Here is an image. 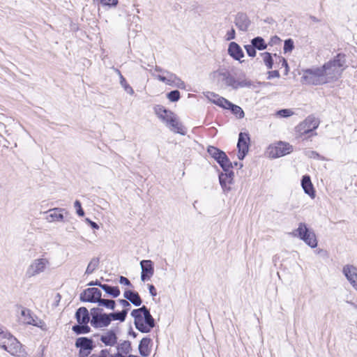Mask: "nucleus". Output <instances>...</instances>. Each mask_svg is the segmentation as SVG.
I'll use <instances>...</instances> for the list:
<instances>
[{
	"label": "nucleus",
	"instance_id": "obj_27",
	"mask_svg": "<svg viewBox=\"0 0 357 357\" xmlns=\"http://www.w3.org/2000/svg\"><path fill=\"white\" fill-rule=\"evenodd\" d=\"M151 342V340L149 337H144L140 341L139 344V352L142 356H148L151 353V349L149 348V344Z\"/></svg>",
	"mask_w": 357,
	"mask_h": 357
},
{
	"label": "nucleus",
	"instance_id": "obj_47",
	"mask_svg": "<svg viewBox=\"0 0 357 357\" xmlns=\"http://www.w3.org/2000/svg\"><path fill=\"white\" fill-rule=\"evenodd\" d=\"M74 207L76 209V213L79 216H84V211L82 208L81 203L79 200H76L74 203Z\"/></svg>",
	"mask_w": 357,
	"mask_h": 357
},
{
	"label": "nucleus",
	"instance_id": "obj_60",
	"mask_svg": "<svg viewBox=\"0 0 357 357\" xmlns=\"http://www.w3.org/2000/svg\"><path fill=\"white\" fill-rule=\"evenodd\" d=\"M350 284L352 286V287L357 291V278L356 279H354L351 281L349 282Z\"/></svg>",
	"mask_w": 357,
	"mask_h": 357
},
{
	"label": "nucleus",
	"instance_id": "obj_41",
	"mask_svg": "<svg viewBox=\"0 0 357 357\" xmlns=\"http://www.w3.org/2000/svg\"><path fill=\"white\" fill-rule=\"evenodd\" d=\"M111 349H102L98 354H93L90 357H113Z\"/></svg>",
	"mask_w": 357,
	"mask_h": 357
},
{
	"label": "nucleus",
	"instance_id": "obj_8",
	"mask_svg": "<svg viewBox=\"0 0 357 357\" xmlns=\"http://www.w3.org/2000/svg\"><path fill=\"white\" fill-rule=\"evenodd\" d=\"M49 265L50 261L46 258L34 259L27 268L26 271V276L27 278H32L38 275L45 272Z\"/></svg>",
	"mask_w": 357,
	"mask_h": 357
},
{
	"label": "nucleus",
	"instance_id": "obj_3",
	"mask_svg": "<svg viewBox=\"0 0 357 357\" xmlns=\"http://www.w3.org/2000/svg\"><path fill=\"white\" fill-rule=\"evenodd\" d=\"M345 67V55L342 54H338L333 59L330 60L322 66L328 82L337 80L340 77Z\"/></svg>",
	"mask_w": 357,
	"mask_h": 357
},
{
	"label": "nucleus",
	"instance_id": "obj_63",
	"mask_svg": "<svg viewBox=\"0 0 357 357\" xmlns=\"http://www.w3.org/2000/svg\"><path fill=\"white\" fill-rule=\"evenodd\" d=\"M75 229V228L73 226L66 228V231L68 232H73Z\"/></svg>",
	"mask_w": 357,
	"mask_h": 357
},
{
	"label": "nucleus",
	"instance_id": "obj_64",
	"mask_svg": "<svg viewBox=\"0 0 357 357\" xmlns=\"http://www.w3.org/2000/svg\"><path fill=\"white\" fill-rule=\"evenodd\" d=\"M113 357H128V356H121V354H114Z\"/></svg>",
	"mask_w": 357,
	"mask_h": 357
},
{
	"label": "nucleus",
	"instance_id": "obj_22",
	"mask_svg": "<svg viewBox=\"0 0 357 357\" xmlns=\"http://www.w3.org/2000/svg\"><path fill=\"white\" fill-rule=\"evenodd\" d=\"M342 273L347 280L350 282L357 278V267L351 264H346L342 268Z\"/></svg>",
	"mask_w": 357,
	"mask_h": 357
},
{
	"label": "nucleus",
	"instance_id": "obj_6",
	"mask_svg": "<svg viewBox=\"0 0 357 357\" xmlns=\"http://www.w3.org/2000/svg\"><path fill=\"white\" fill-rule=\"evenodd\" d=\"M207 152L220 165L224 172H227L229 169L233 167L226 153L220 149L210 146L208 147Z\"/></svg>",
	"mask_w": 357,
	"mask_h": 357
},
{
	"label": "nucleus",
	"instance_id": "obj_49",
	"mask_svg": "<svg viewBox=\"0 0 357 357\" xmlns=\"http://www.w3.org/2000/svg\"><path fill=\"white\" fill-rule=\"evenodd\" d=\"M117 3L118 0H101V3L104 6H114Z\"/></svg>",
	"mask_w": 357,
	"mask_h": 357
},
{
	"label": "nucleus",
	"instance_id": "obj_56",
	"mask_svg": "<svg viewBox=\"0 0 357 357\" xmlns=\"http://www.w3.org/2000/svg\"><path fill=\"white\" fill-rule=\"evenodd\" d=\"M149 293L152 296H155L157 295L156 289L153 284H148Z\"/></svg>",
	"mask_w": 357,
	"mask_h": 357
},
{
	"label": "nucleus",
	"instance_id": "obj_31",
	"mask_svg": "<svg viewBox=\"0 0 357 357\" xmlns=\"http://www.w3.org/2000/svg\"><path fill=\"white\" fill-rule=\"evenodd\" d=\"M128 312V309H123L121 312H112L108 314L109 318L110 319V322L112 320H119L121 322H123L126 320L127 314Z\"/></svg>",
	"mask_w": 357,
	"mask_h": 357
},
{
	"label": "nucleus",
	"instance_id": "obj_43",
	"mask_svg": "<svg viewBox=\"0 0 357 357\" xmlns=\"http://www.w3.org/2000/svg\"><path fill=\"white\" fill-rule=\"evenodd\" d=\"M294 41L291 38L287 39L284 41V52L285 53L291 52L292 50L294 49Z\"/></svg>",
	"mask_w": 357,
	"mask_h": 357
},
{
	"label": "nucleus",
	"instance_id": "obj_9",
	"mask_svg": "<svg viewBox=\"0 0 357 357\" xmlns=\"http://www.w3.org/2000/svg\"><path fill=\"white\" fill-rule=\"evenodd\" d=\"M293 151V146L287 142H279L271 144L268 148V153L270 157L275 158L284 156Z\"/></svg>",
	"mask_w": 357,
	"mask_h": 357
},
{
	"label": "nucleus",
	"instance_id": "obj_16",
	"mask_svg": "<svg viewBox=\"0 0 357 357\" xmlns=\"http://www.w3.org/2000/svg\"><path fill=\"white\" fill-rule=\"evenodd\" d=\"M235 25L241 31H247L250 24V21L246 14L238 13L235 17Z\"/></svg>",
	"mask_w": 357,
	"mask_h": 357
},
{
	"label": "nucleus",
	"instance_id": "obj_1",
	"mask_svg": "<svg viewBox=\"0 0 357 357\" xmlns=\"http://www.w3.org/2000/svg\"><path fill=\"white\" fill-rule=\"evenodd\" d=\"M0 347L13 356L25 357L20 342L0 324Z\"/></svg>",
	"mask_w": 357,
	"mask_h": 357
},
{
	"label": "nucleus",
	"instance_id": "obj_29",
	"mask_svg": "<svg viewBox=\"0 0 357 357\" xmlns=\"http://www.w3.org/2000/svg\"><path fill=\"white\" fill-rule=\"evenodd\" d=\"M142 273L153 275L154 273L153 263L151 260H142L140 262Z\"/></svg>",
	"mask_w": 357,
	"mask_h": 357
},
{
	"label": "nucleus",
	"instance_id": "obj_40",
	"mask_svg": "<svg viewBox=\"0 0 357 357\" xmlns=\"http://www.w3.org/2000/svg\"><path fill=\"white\" fill-rule=\"evenodd\" d=\"M263 57L264 62L268 69H271L273 65V60L271 54L269 52H264L261 54Z\"/></svg>",
	"mask_w": 357,
	"mask_h": 357
},
{
	"label": "nucleus",
	"instance_id": "obj_57",
	"mask_svg": "<svg viewBox=\"0 0 357 357\" xmlns=\"http://www.w3.org/2000/svg\"><path fill=\"white\" fill-rule=\"evenodd\" d=\"M280 61H282V66L285 68V75L288 73L289 67L287 60L284 58H281Z\"/></svg>",
	"mask_w": 357,
	"mask_h": 357
},
{
	"label": "nucleus",
	"instance_id": "obj_34",
	"mask_svg": "<svg viewBox=\"0 0 357 357\" xmlns=\"http://www.w3.org/2000/svg\"><path fill=\"white\" fill-rule=\"evenodd\" d=\"M251 45H252L256 49L259 50H264L267 47V45L266 44L264 38L259 36L252 39Z\"/></svg>",
	"mask_w": 357,
	"mask_h": 357
},
{
	"label": "nucleus",
	"instance_id": "obj_50",
	"mask_svg": "<svg viewBox=\"0 0 357 357\" xmlns=\"http://www.w3.org/2000/svg\"><path fill=\"white\" fill-rule=\"evenodd\" d=\"M119 304L123 307V309H128L130 307V304L127 299H120L118 301Z\"/></svg>",
	"mask_w": 357,
	"mask_h": 357
},
{
	"label": "nucleus",
	"instance_id": "obj_4",
	"mask_svg": "<svg viewBox=\"0 0 357 357\" xmlns=\"http://www.w3.org/2000/svg\"><path fill=\"white\" fill-rule=\"evenodd\" d=\"M291 235L303 240L312 248H314L317 246V240L314 232L310 230L303 222L299 223L298 227L293 231Z\"/></svg>",
	"mask_w": 357,
	"mask_h": 357
},
{
	"label": "nucleus",
	"instance_id": "obj_17",
	"mask_svg": "<svg viewBox=\"0 0 357 357\" xmlns=\"http://www.w3.org/2000/svg\"><path fill=\"white\" fill-rule=\"evenodd\" d=\"M228 54L234 59L239 61L241 63V59L244 56V53L238 44L235 42H231L228 47Z\"/></svg>",
	"mask_w": 357,
	"mask_h": 357
},
{
	"label": "nucleus",
	"instance_id": "obj_35",
	"mask_svg": "<svg viewBox=\"0 0 357 357\" xmlns=\"http://www.w3.org/2000/svg\"><path fill=\"white\" fill-rule=\"evenodd\" d=\"M99 263L100 261L98 258L93 257V259H91V260L90 261L86 267L85 274L90 275L93 273L98 268Z\"/></svg>",
	"mask_w": 357,
	"mask_h": 357
},
{
	"label": "nucleus",
	"instance_id": "obj_19",
	"mask_svg": "<svg viewBox=\"0 0 357 357\" xmlns=\"http://www.w3.org/2000/svg\"><path fill=\"white\" fill-rule=\"evenodd\" d=\"M301 186L304 192L311 198H314L315 197V192L309 176L305 175L303 176L301 180Z\"/></svg>",
	"mask_w": 357,
	"mask_h": 357
},
{
	"label": "nucleus",
	"instance_id": "obj_36",
	"mask_svg": "<svg viewBox=\"0 0 357 357\" xmlns=\"http://www.w3.org/2000/svg\"><path fill=\"white\" fill-rule=\"evenodd\" d=\"M230 105L228 106L227 109H230L235 116H236L238 119H243L245 116L244 112L242 108L238 105L230 102Z\"/></svg>",
	"mask_w": 357,
	"mask_h": 357
},
{
	"label": "nucleus",
	"instance_id": "obj_37",
	"mask_svg": "<svg viewBox=\"0 0 357 357\" xmlns=\"http://www.w3.org/2000/svg\"><path fill=\"white\" fill-rule=\"evenodd\" d=\"M98 305L99 306H103L109 310H114L116 306L115 301L112 299H105L100 298V299L98 301Z\"/></svg>",
	"mask_w": 357,
	"mask_h": 357
},
{
	"label": "nucleus",
	"instance_id": "obj_33",
	"mask_svg": "<svg viewBox=\"0 0 357 357\" xmlns=\"http://www.w3.org/2000/svg\"><path fill=\"white\" fill-rule=\"evenodd\" d=\"M211 96L213 98H215V104L224 108V109H228V106L230 105V101L227 100L226 98L223 97H220L218 95L215 94L214 93H211Z\"/></svg>",
	"mask_w": 357,
	"mask_h": 357
},
{
	"label": "nucleus",
	"instance_id": "obj_51",
	"mask_svg": "<svg viewBox=\"0 0 357 357\" xmlns=\"http://www.w3.org/2000/svg\"><path fill=\"white\" fill-rule=\"evenodd\" d=\"M235 30L234 29H231L230 31H229L226 34V40H231L235 38Z\"/></svg>",
	"mask_w": 357,
	"mask_h": 357
},
{
	"label": "nucleus",
	"instance_id": "obj_30",
	"mask_svg": "<svg viewBox=\"0 0 357 357\" xmlns=\"http://www.w3.org/2000/svg\"><path fill=\"white\" fill-rule=\"evenodd\" d=\"M20 320L25 324L33 323V315L31 314V310L26 308H22L20 312Z\"/></svg>",
	"mask_w": 357,
	"mask_h": 357
},
{
	"label": "nucleus",
	"instance_id": "obj_61",
	"mask_svg": "<svg viewBox=\"0 0 357 357\" xmlns=\"http://www.w3.org/2000/svg\"><path fill=\"white\" fill-rule=\"evenodd\" d=\"M38 320H39V319H38V318H37L36 317H35V316H33V323H29L28 324H30V325H33V326H34V324H35L36 322H38L37 321H38Z\"/></svg>",
	"mask_w": 357,
	"mask_h": 357
},
{
	"label": "nucleus",
	"instance_id": "obj_39",
	"mask_svg": "<svg viewBox=\"0 0 357 357\" xmlns=\"http://www.w3.org/2000/svg\"><path fill=\"white\" fill-rule=\"evenodd\" d=\"M118 74L120 77V84L124 90L129 94L132 95L134 93L133 89L127 83L126 79L121 75V72L117 70Z\"/></svg>",
	"mask_w": 357,
	"mask_h": 357
},
{
	"label": "nucleus",
	"instance_id": "obj_59",
	"mask_svg": "<svg viewBox=\"0 0 357 357\" xmlns=\"http://www.w3.org/2000/svg\"><path fill=\"white\" fill-rule=\"evenodd\" d=\"M104 284H101L100 282L98 280L92 281L88 284L89 286H98L100 287V286H102Z\"/></svg>",
	"mask_w": 357,
	"mask_h": 357
},
{
	"label": "nucleus",
	"instance_id": "obj_5",
	"mask_svg": "<svg viewBox=\"0 0 357 357\" xmlns=\"http://www.w3.org/2000/svg\"><path fill=\"white\" fill-rule=\"evenodd\" d=\"M303 78L307 84L313 85H321L328 83L322 66L305 70Z\"/></svg>",
	"mask_w": 357,
	"mask_h": 357
},
{
	"label": "nucleus",
	"instance_id": "obj_38",
	"mask_svg": "<svg viewBox=\"0 0 357 357\" xmlns=\"http://www.w3.org/2000/svg\"><path fill=\"white\" fill-rule=\"evenodd\" d=\"M72 330L76 334H85L90 331V328L87 324H77L73 326Z\"/></svg>",
	"mask_w": 357,
	"mask_h": 357
},
{
	"label": "nucleus",
	"instance_id": "obj_44",
	"mask_svg": "<svg viewBox=\"0 0 357 357\" xmlns=\"http://www.w3.org/2000/svg\"><path fill=\"white\" fill-rule=\"evenodd\" d=\"M277 114L280 117L287 118L292 116L294 112L291 109H283L278 111Z\"/></svg>",
	"mask_w": 357,
	"mask_h": 357
},
{
	"label": "nucleus",
	"instance_id": "obj_21",
	"mask_svg": "<svg viewBox=\"0 0 357 357\" xmlns=\"http://www.w3.org/2000/svg\"><path fill=\"white\" fill-rule=\"evenodd\" d=\"M75 318L79 324H87L90 321L88 310L84 307H79L76 311Z\"/></svg>",
	"mask_w": 357,
	"mask_h": 357
},
{
	"label": "nucleus",
	"instance_id": "obj_45",
	"mask_svg": "<svg viewBox=\"0 0 357 357\" xmlns=\"http://www.w3.org/2000/svg\"><path fill=\"white\" fill-rule=\"evenodd\" d=\"M244 48L249 56L255 57L256 56V48L252 45H246Z\"/></svg>",
	"mask_w": 357,
	"mask_h": 357
},
{
	"label": "nucleus",
	"instance_id": "obj_58",
	"mask_svg": "<svg viewBox=\"0 0 357 357\" xmlns=\"http://www.w3.org/2000/svg\"><path fill=\"white\" fill-rule=\"evenodd\" d=\"M153 275H148L144 273H141V280L144 282L146 280H149Z\"/></svg>",
	"mask_w": 357,
	"mask_h": 357
},
{
	"label": "nucleus",
	"instance_id": "obj_10",
	"mask_svg": "<svg viewBox=\"0 0 357 357\" xmlns=\"http://www.w3.org/2000/svg\"><path fill=\"white\" fill-rule=\"evenodd\" d=\"M102 296L101 291L96 287L88 288L80 294V300L84 302L98 303Z\"/></svg>",
	"mask_w": 357,
	"mask_h": 357
},
{
	"label": "nucleus",
	"instance_id": "obj_20",
	"mask_svg": "<svg viewBox=\"0 0 357 357\" xmlns=\"http://www.w3.org/2000/svg\"><path fill=\"white\" fill-rule=\"evenodd\" d=\"M166 123L171 127V130L173 132L183 135L185 134L183 126L179 123L174 114L171 118H169V121Z\"/></svg>",
	"mask_w": 357,
	"mask_h": 357
},
{
	"label": "nucleus",
	"instance_id": "obj_28",
	"mask_svg": "<svg viewBox=\"0 0 357 357\" xmlns=\"http://www.w3.org/2000/svg\"><path fill=\"white\" fill-rule=\"evenodd\" d=\"M220 75L227 86H231L233 89H237V79L234 76L227 72L220 73Z\"/></svg>",
	"mask_w": 357,
	"mask_h": 357
},
{
	"label": "nucleus",
	"instance_id": "obj_7",
	"mask_svg": "<svg viewBox=\"0 0 357 357\" xmlns=\"http://www.w3.org/2000/svg\"><path fill=\"white\" fill-rule=\"evenodd\" d=\"M91 324L94 328H103L110 324L108 314L103 313L102 309L93 307L91 309Z\"/></svg>",
	"mask_w": 357,
	"mask_h": 357
},
{
	"label": "nucleus",
	"instance_id": "obj_32",
	"mask_svg": "<svg viewBox=\"0 0 357 357\" xmlns=\"http://www.w3.org/2000/svg\"><path fill=\"white\" fill-rule=\"evenodd\" d=\"M100 288L103 289L107 294L112 296L114 298H116L120 295V290L118 287H112L109 284H104L100 286Z\"/></svg>",
	"mask_w": 357,
	"mask_h": 357
},
{
	"label": "nucleus",
	"instance_id": "obj_52",
	"mask_svg": "<svg viewBox=\"0 0 357 357\" xmlns=\"http://www.w3.org/2000/svg\"><path fill=\"white\" fill-rule=\"evenodd\" d=\"M305 155L311 158H317L319 157V154L314 151H306L305 152Z\"/></svg>",
	"mask_w": 357,
	"mask_h": 357
},
{
	"label": "nucleus",
	"instance_id": "obj_48",
	"mask_svg": "<svg viewBox=\"0 0 357 357\" xmlns=\"http://www.w3.org/2000/svg\"><path fill=\"white\" fill-rule=\"evenodd\" d=\"M37 321L38 322H36L34 324L35 326L40 328L42 331H44L47 330V327L45 323L43 320L39 319Z\"/></svg>",
	"mask_w": 357,
	"mask_h": 357
},
{
	"label": "nucleus",
	"instance_id": "obj_42",
	"mask_svg": "<svg viewBox=\"0 0 357 357\" xmlns=\"http://www.w3.org/2000/svg\"><path fill=\"white\" fill-rule=\"evenodd\" d=\"M167 97L172 102L178 101L180 98V92L178 90L172 91L167 94Z\"/></svg>",
	"mask_w": 357,
	"mask_h": 357
},
{
	"label": "nucleus",
	"instance_id": "obj_24",
	"mask_svg": "<svg viewBox=\"0 0 357 357\" xmlns=\"http://www.w3.org/2000/svg\"><path fill=\"white\" fill-rule=\"evenodd\" d=\"M123 296L135 306H139L142 303L139 294L136 291L127 290L124 292Z\"/></svg>",
	"mask_w": 357,
	"mask_h": 357
},
{
	"label": "nucleus",
	"instance_id": "obj_46",
	"mask_svg": "<svg viewBox=\"0 0 357 357\" xmlns=\"http://www.w3.org/2000/svg\"><path fill=\"white\" fill-rule=\"evenodd\" d=\"M252 83L250 80L244 79L241 81L237 80V89L238 88L250 87Z\"/></svg>",
	"mask_w": 357,
	"mask_h": 357
},
{
	"label": "nucleus",
	"instance_id": "obj_54",
	"mask_svg": "<svg viewBox=\"0 0 357 357\" xmlns=\"http://www.w3.org/2000/svg\"><path fill=\"white\" fill-rule=\"evenodd\" d=\"M85 221L93 228V229H98L100 228L99 225L95 222L91 220L89 218H86Z\"/></svg>",
	"mask_w": 357,
	"mask_h": 357
},
{
	"label": "nucleus",
	"instance_id": "obj_55",
	"mask_svg": "<svg viewBox=\"0 0 357 357\" xmlns=\"http://www.w3.org/2000/svg\"><path fill=\"white\" fill-rule=\"evenodd\" d=\"M119 282H120L121 284H123L127 285V286H130L131 285V283H130V280L128 278H126V277H123V276H121L120 277Z\"/></svg>",
	"mask_w": 357,
	"mask_h": 357
},
{
	"label": "nucleus",
	"instance_id": "obj_13",
	"mask_svg": "<svg viewBox=\"0 0 357 357\" xmlns=\"http://www.w3.org/2000/svg\"><path fill=\"white\" fill-rule=\"evenodd\" d=\"M319 121L314 116H308L303 123L297 126V130L303 134H308L317 128Z\"/></svg>",
	"mask_w": 357,
	"mask_h": 357
},
{
	"label": "nucleus",
	"instance_id": "obj_15",
	"mask_svg": "<svg viewBox=\"0 0 357 357\" xmlns=\"http://www.w3.org/2000/svg\"><path fill=\"white\" fill-rule=\"evenodd\" d=\"M67 213L65 208H51L43 213L47 214L45 220L48 222H63L64 219L63 213Z\"/></svg>",
	"mask_w": 357,
	"mask_h": 357
},
{
	"label": "nucleus",
	"instance_id": "obj_18",
	"mask_svg": "<svg viewBox=\"0 0 357 357\" xmlns=\"http://www.w3.org/2000/svg\"><path fill=\"white\" fill-rule=\"evenodd\" d=\"M100 341L106 346L113 347L117 344V336L112 330L107 331L100 336Z\"/></svg>",
	"mask_w": 357,
	"mask_h": 357
},
{
	"label": "nucleus",
	"instance_id": "obj_2",
	"mask_svg": "<svg viewBox=\"0 0 357 357\" xmlns=\"http://www.w3.org/2000/svg\"><path fill=\"white\" fill-rule=\"evenodd\" d=\"M131 316L134 318L136 328L142 333H149L155 326L154 319L145 305L133 310Z\"/></svg>",
	"mask_w": 357,
	"mask_h": 357
},
{
	"label": "nucleus",
	"instance_id": "obj_53",
	"mask_svg": "<svg viewBox=\"0 0 357 357\" xmlns=\"http://www.w3.org/2000/svg\"><path fill=\"white\" fill-rule=\"evenodd\" d=\"M280 77V73H279L278 70H272V71H269L268 73V79H271L274 77Z\"/></svg>",
	"mask_w": 357,
	"mask_h": 357
},
{
	"label": "nucleus",
	"instance_id": "obj_14",
	"mask_svg": "<svg viewBox=\"0 0 357 357\" xmlns=\"http://www.w3.org/2000/svg\"><path fill=\"white\" fill-rule=\"evenodd\" d=\"M249 142V135L244 132H240L237 144V148L238 149V158L239 160H243L248 152Z\"/></svg>",
	"mask_w": 357,
	"mask_h": 357
},
{
	"label": "nucleus",
	"instance_id": "obj_25",
	"mask_svg": "<svg viewBox=\"0 0 357 357\" xmlns=\"http://www.w3.org/2000/svg\"><path fill=\"white\" fill-rule=\"evenodd\" d=\"M75 346L83 350L91 351L93 349V341L88 337H79L76 340Z\"/></svg>",
	"mask_w": 357,
	"mask_h": 357
},
{
	"label": "nucleus",
	"instance_id": "obj_23",
	"mask_svg": "<svg viewBox=\"0 0 357 357\" xmlns=\"http://www.w3.org/2000/svg\"><path fill=\"white\" fill-rule=\"evenodd\" d=\"M116 352L115 354H121V356H126L130 354L132 351L131 343L128 340H123L116 344Z\"/></svg>",
	"mask_w": 357,
	"mask_h": 357
},
{
	"label": "nucleus",
	"instance_id": "obj_12",
	"mask_svg": "<svg viewBox=\"0 0 357 357\" xmlns=\"http://www.w3.org/2000/svg\"><path fill=\"white\" fill-rule=\"evenodd\" d=\"M234 173L233 171L229 170L225 173L219 174L220 184L225 193H228L231 190V185L234 183Z\"/></svg>",
	"mask_w": 357,
	"mask_h": 357
},
{
	"label": "nucleus",
	"instance_id": "obj_11",
	"mask_svg": "<svg viewBox=\"0 0 357 357\" xmlns=\"http://www.w3.org/2000/svg\"><path fill=\"white\" fill-rule=\"evenodd\" d=\"M165 73L167 74V76H163L160 75L157 76V78L160 82H162L167 85L176 86L180 89L185 88V83L175 74L168 71H165Z\"/></svg>",
	"mask_w": 357,
	"mask_h": 357
},
{
	"label": "nucleus",
	"instance_id": "obj_62",
	"mask_svg": "<svg viewBox=\"0 0 357 357\" xmlns=\"http://www.w3.org/2000/svg\"><path fill=\"white\" fill-rule=\"evenodd\" d=\"M207 98L213 102L215 104V98H213L211 96V93H209V95L207 96Z\"/></svg>",
	"mask_w": 357,
	"mask_h": 357
},
{
	"label": "nucleus",
	"instance_id": "obj_26",
	"mask_svg": "<svg viewBox=\"0 0 357 357\" xmlns=\"http://www.w3.org/2000/svg\"><path fill=\"white\" fill-rule=\"evenodd\" d=\"M155 112L158 118L165 123H167L169 121V118H171L174 115V113L171 111L166 109L160 105H158L155 107Z\"/></svg>",
	"mask_w": 357,
	"mask_h": 357
}]
</instances>
